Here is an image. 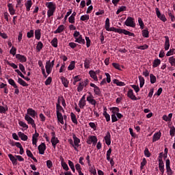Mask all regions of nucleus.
Instances as JSON below:
<instances>
[{
  "label": "nucleus",
  "instance_id": "4be33fe9",
  "mask_svg": "<svg viewBox=\"0 0 175 175\" xmlns=\"http://www.w3.org/2000/svg\"><path fill=\"white\" fill-rule=\"evenodd\" d=\"M8 12L10 14H11V16H14V14H16V10L14 9L13 4L8 3Z\"/></svg>",
  "mask_w": 175,
  "mask_h": 175
},
{
  "label": "nucleus",
  "instance_id": "58836bf2",
  "mask_svg": "<svg viewBox=\"0 0 175 175\" xmlns=\"http://www.w3.org/2000/svg\"><path fill=\"white\" fill-rule=\"evenodd\" d=\"M126 10V6L122 5V6L119 7L118 10L116 11V14H120V13H121V12H125Z\"/></svg>",
  "mask_w": 175,
  "mask_h": 175
},
{
  "label": "nucleus",
  "instance_id": "1a4fd4ad",
  "mask_svg": "<svg viewBox=\"0 0 175 175\" xmlns=\"http://www.w3.org/2000/svg\"><path fill=\"white\" fill-rule=\"evenodd\" d=\"M100 73V70H98L96 71L90 70L89 72V75L94 81H98V76H99V74Z\"/></svg>",
  "mask_w": 175,
  "mask_h": 175
},
{
  "label": "nucleus",
  "instance_id": "e2e57ef3",
  "mask_svg": "<svg viewBox=\"0 0 175 175\" xmlns=\"http://www.w3.org/2000/svg\"><path fill=\"white\" fill-rule=\"evenodd\" d=\"M148 48V45L147 44H144V45L137 47L138 50H147Z\"/></svg>",
  "mask_w": 175,
  "mask_h": 175
},
{
  "label": "nucleus",
  "instance_id": "338daca9",
  "mask_svg": "<svg viewBox=\"0 0 175 175\" xmlns=\"http://www.w3.org/2000/svg\"><path fill=\"white\" fill-rule=\"evenodd\" d=\"M27 36L29 39H30V38H33V30H30L28 31Z\"/></svg>",
  "mask_w": 175,
  "mask_h": 175
},
{
  "label": "nucleus",
  "instance_id": "f257e3e1",
  "mask_svg": "<svg viewBox=\"0 0 175 175\" xmlns=\"http://www.w3.org/2000/svg\"><path fill=\"white\" fill-rule=\"evenodd\" d=\"M27 113L25 115V120L27 124L31 125L32 128L36 129V124L33 118L38 116V113L32 108H29L27 110Z\"/></svg>",
  "mask_w": 175,
  "mask_h": 175
},
{
  "label": "nucleus",
  "instance_id": "f03ea898",
  "mask_svg": "<svg viewBox=\"0 0 175 175\" xmlns=\"http://www.w3.org/2000/svg\"><path fill=\"white\" fill-rule=\"evenodd\" d=\"M72 136L73 139H69L68 140V142L69 144H70V146L74 148V150L75 151H79L78 148H79V147H80V142L81 141H80L79 138L77 137V136H76V134L72 133Z\"/></svg>",
  "mask_w": 175,
  "mask_h": 175
},
{
  "label": "nucleus",
  "instance_id": "aec40b11",
  "mask_svg": "<svg viewBox=\"0 0 175 175\" xmlns=\"http://www.w3.org/2000/svg\"><path fill=\"white\" fill-rule=\"evenodd\" d=\"M111 135H110V132H107L104 139L105 140V144L107 146H110L111 144Z\"/></svg>",
  "mask_w": 175,
  "mask_h": 175
},
{
  "label": "nucleus",
  "instance_id": "9d476101",
  "mask_svg": "<svg viewBox=\"0 0 175 175\" xmlns=\"http://www.w3.org/2000/svg\"><path fill=\"white\" fill-rule=\"evenodd\" d=\"M155 10H156V14L158 18H159V20H161L163 23H166V21H167V19L166 18V16H165V14H161V11H159V8H156Z\"/></svg>",
  "mask_w": 175,
  "mask_h": 175
},
{
  "label": "nucleus",
  "instance_id": "de8ad7c7",
  "mask_svg": "<svg viewBox=\"0 0 175 175\" xmlns=\"http://www.w3.org/2000/svg\"><path fill=\"white\" fill-rule=\"evenodd\" d=\"M107 161H111V158L110 157H111V148H109L107 151Z\"/></svg>",
  "mask_w": 175,
  "mask_h": 175
},
{
  "label": "nucleus",
  "instance_id": "b1692460",
  "mask_svg": "<svg viewBox=\"0 0 175 175\" xmlns=\"http://www.w3.org/2000/svg\"><path fill=\"white\" fill-rule=\"evenodd\" d=\"M161 136H162V133H161V131L155 133L153 135L152 142L155 143V142H158V140H159V139H161Z\"/></svg>",
  "mask_w": 175,
  "mask_h": 175
},
{
  "label": "nucleus",
  "instance_id": "a18cd8bd",
  "mask_svg": "<svg viewBox=\"0 0 175 175\" xmlns=\"http://www.w3.org/2000/svg\"><path fill=\"white\" fill-rule=\"evenodd\" d=\"M150 77L151 84H154V83H157V77L154 75L150 74Z\"/></svg>",
  "mask_w": 175,
  "mask_h": 175
},
{
  "label": "nucleus",
  "instance_id": "8fccbe9b",
  "mask_svg": "<svg viewBox=\"0 0 175 175\" xmlns=\"http://www.w3.org/2000/svg\"><path fill=\"white\" fill-rule=\"evenodd\" d=\"M8 83L9 84H10V85L14 87V88H17V85L16 84V82H14V80H13L12 79H9Z\"/></svg>",
  "mask_w": 175,
  "mask_h": 175
},
{
  "label": "nucleus",
  "instance_id": "a878e982",
  "mask_svg": "<svg viewBox=\"0 0 175 175\" xmlns=\"http://www.w3.org/2000/svg\"><path fill=\"white\" fill-rule=\"evenodd\" d=\"M65 31V26L64 25H59L57 29L53 31V33H61Z\"/></svg>",
  "mask_w": 175,
  "mask_h": 175
},
{
  "label": "nucleus",
  "instance_id": "f704fd0d",
  "mask_svg": "<svg viewBox=\"0 0 175 175\" xmlns=\"http://www.w3.org/2000/svg\"><path fill=\"white\" fill-rule=\"evenodd\" d=\"M18 83L21 85H23V87H28V83L25 82L23 79L18 78Z\"/></svg>",
  "mask_w": 175,
  "mask_h": 175
},
{
  "label": "nucleus",
  "instance_id": "5fc2aeb1",
  "mask_svg": "<svg viewBox=\"0 0 175 175\" xmlns=\"http://www.w3.org/2000/svg\"><path fill=\"white\" fill-rule=\"evenodd\" d=\"M169 62L172 65V66H175V58L174 57L172 56L169 57Z\"/></svg>",
  "mask_w": 175,
  "mask_h": 175
},
{
  "label": "nucleus",
  "instance_id": "09e8293b",
  "mask_svg": "<svg viewBox=\"0 0 175 175\" xmlns=\"http://www.w3.org/2000/svg\"><path fill=\"white\" fill-rule=\"evenodd\" d=\"M138 23L141 29H144V23H143V19H142V18H138Z\"/></svg>",
  "mask_w": 175,
  "mask_h": 175
},
{
  "label": "nucleus",
  "instance_id": "7ed1b4c3",
  "mask_svg": "<svg viewBox=\"0 0 175 175\" xmlns=\"http://www.w3.org/2000/svg\"><path fill=\"white\" fill-rule=\"evenodd\" d=\"M46 8L49 9L47 10V17L50 18V17L54 16V13H55V10L57 9V5L55 3L51 1L46 3Z\"/></svg>",
  "mask_w": 175,
  "mask_h": 175
},
{
  "label": "nucleus",
  "instance_id": "7c9ffc66",
  "mask_svg": "<svg viewBox=\"0 0 175 175\" xmlns=\"http://www.w3.org/2000/svg\"><path fill=\"white\" fill-rule=\"evenodd\" d=\"M8 157L10 158V161L12 162L13 165H17V159L14 157L13 154H9Z\"/></svg>",
  "mask_w": 175,
  "mask_h": 175
},
{
  "label": "nucleus",
  "instance_id": "393cba45",
  "mask_svg": "<svg viewBox=\"0 0 175 175\" xmlns=\"http://www.w3.org/2000/svg\"><path fill=\"white\" fill-rule=\"evenodd\" d=\"M32 0H27L25 3V6L26 8V10L27 12H29V10H31V8H32Z\"/></svg>",
  "mask_w": 175,
  "mask_h": 175
},
{
  "label": "nucleus",
  "instance_id": "603ef678",
  "mask_svg": "<svg viewBox=\"0 0 175 175\" xmlns=\"http://www.w3.org/2000/svg\"><path fill=\"white\" fill-rule=\"evenodd\" d=\"M84 88V82H80L79 83L78 88H77V91L79 92H81L82 90Z\"/></svg>",
  "mask_w": 175,
  "mask_h": 175
},
{
  "label": "nucleus",
  "instance_id": "37998d69",
  "mask_svg": "<svg viewBox=\"0 0 175 175\" xmlns=\"http://www.w3.org/2000/svg\"><path fill=\"white\" fill-rule=\"evenodd\" d=\"M89 171L92 173V175L96 174V170L94 165H90L89 167Z\"/></svg>",
  "mask_w": 175,
  "mask_h": 175
},
{
  "label": "nucleus",
  "instance_id": "f3484780",
  "mask_svg": "<svg viewBox=\"0 0 175 175\" xmlns=\"http://www.w3.org/2000/svg\"><path fill=\"white\" fill-rule=\"evenodd\" d=\"M90 96H88L87 97V100L88 101V103L90 105H92L93 106H96V100H95V99H94V96H92V94L91 93H89Z\"/></svg>",
  "mask_w": 175,
  "mask_h": 175
},
{
  "label": "nucleus",
  "instance_id": "6ab92c4d",
  "mask_svg": "<svg viewBox=\"0 0 175 175\" xmlns=\"http://www.w3.org/2000/svg\"><path fill=\"white\" fill-rule=\"evenodd\" d=\"M38 137H39V134L38 133V132L36 131V130H35V133L33 134L32 135V144L33 146H37V143H38Z\"/></svg>",
  "mask_w": 175,
  "mask_h": 175
},
{
  "label": "nucleus",
  "instance_id": "680f3d73",
  "mask_svg": "<svg viewBox=\"0 0 175 175\" xmlns=\"http://www.w3.org/2000/svg\"><path fill=\"white\" fill-rule=\"evenodd\" d=\"M62 166L64 170H66V171L69 170V167L68 166V164H66V163L62 161Z\"/></svg>",
  "mask_w": 175,
  "mask_h": 175
},
{
  "label": "nucleus",
  "instance_id": "79ce46f5",
  "mask_svg": "<svg viewBox=\"0 0 175 175\" xmlns=\"http://www.w3.org/2000/svg\"><path fill=\"white\" fill-rule=\"evenodd\" d=\"M142 36L144 38H149L150 36V32L148 29H144L142 30Z\"/></svg>",
  "mask_w": 175,
  "mask_h": 175
},
{
  "label": "nucleus",
  "instance_id": "c9c22d12",
  "mask_svg": "<svg viewBox=\"0 0 175 175\" xmlns=\"http://www.w3.org/2000/svg\"><path fill=\"white\" fill-rule=\"evenodd\" d=\"M81 21H85V23H87L88 20H90V15L88 14H85L82 15L80 18Z\"/></svg>",
  "mask_w": 175,
  "mask_h": 175
},
{
  "label": "nucleus",
  "instance_id": "c03bdc74",
  "mask_svg": "<svg viewBox=\"0 0 175 175\" xmlns=\"http://www.w3.org/2000/svg\"><path fill=\"white\" fill-rule=\"evenodd\" d=\"M43 49V43L42 42H38L36 46V50L37 51H40Z\"/></svg>",
  "mask_w": 175,
  "mask_h": 175
},
{
  "label": "nucleus",
  "instance_id": "dca6fc26",
  "mask_svg": "<svg viewBox=\"0 0 175 175\" xmlns=\"http://www.w3.org/2000/svg\"><path fill=\"white\" fill-rule=\"evenodd\" d=\"M86 103H87V101L85 100V95H83L79 102V106L80 109H84Z\"/></svg>",
  "mask_w": 175,
  "mask_h": 175
},
{
  "label": "nucleus",
  "instance_id": "5701e85b",
  "mask_svg": "<svg viewBox=\"0 0 175 175\" xmlns=\"http://www.w3.org/2000/svg\"><path fill=\"white\" fill-rule=\"evenodd\" d=\"M38 151L40 155H43L44 154V151H46V144L44 143H42L38 146Z\"/></svg>",
  "mask_w": 175,
  "mask_h": 175
},
{
  "label": "nucleus",
  "instance_id": "3c124183",
  "mask_svg": "<svg viewBox=\"0 0 175 175\" xmlns=\"http://www.w3.org/2000/svg\"><path fill=\"white\" fill-rule=\"evenodd\" d=\"M110 110L111 111L112 114H117L118 113V111H120V109L116 107L111 108Z\"/></svg>",
  "mask_w": 175,
  "mask_h": 175
},
{
  "label": "nucleus",
  "instance_id": "4468645a",
  "mask_svg": "<svg viewBox=\"0 0 175 175\" xmlns=\"http://www.w3.org/2000/svg\"><path fill=\"white\" fill-rule=\"evenodd\" d=\"M127 96H128V98L131 99V100H137V97H136V96L133 93V90L132 89L129 90V91L127 92Z\"/></svg>",
  "mask_w": 175,
  "mask_h": 175
},
{
  "label": "nucleus",
  "instance_id": "bf43d9fd",
  "mask_svg": "<svg viewBox=\"0 0 175 175\" xmlns=\"http://www.w3.org/2000/svg\"><path fill=\"white\" fill-rule=\"evenodd\" d=\"M107 79H105L107 81V83H111V77L110 76V74L107 73V72H105V73Z\"/></svg>",
  "mask_w": 175,
  "mask_h": 175
},
{
  "label": "nucleus",
  "instance_id": "49530a36",
  "mask_svg": "<svg viewBox=\"0 0 175 175\" xmlns=\"http://www.w3.org/2000/svg\"><path fill=\"white\" fill-rule=\"evenodd\" d=\"M68 165L70 166L73 173H75V172H76V170L75 169V164L73 163V162H72V161L68 160Z\"/></svg>",
  "mask_w": 175,
  "mask_h": 175
},
{
  "label": "nucleus",
  "instance_id": "412c9836",
  "mask_svg": "<svg viewBox=\"0 0 175 175\" xmlns=\"http://www.w3.org/2000/svg\"><path fill=\"white\" fill-rule=\"evenodd\" d=\"M165 44H164V49L165 51H167L169 49H170V40L169 39V37L167 36H165Z\"/></svg>",
  "mask_w": 175,
  "mask_h": 175
},
{
  "label": "nucleus",
  "instance_id": "bb28decb",
  "mask_svg": "<svg viewBox=\"0 0 175 175\" xmlns=\"http://www.w3.org/2000/svg\"><path fill=\"white\" fill-rule=\"evenodd\" d=\"M18 136H19L20 139L23 142H27V140H28V136L21 131L18 133Z\"/></svg>",
  "mask_w": 175,
  "mask_h": 175
},
{
  "label": "nucleus",
  "instance_id": "423d86ee",
  "mask_svg": "<svg viewBox=\"0 0 175 175\" xmlns=\"http://www.w3.org/2000/svg\"><path fill=\"white\" fill-rule=\"evenodd\" d=\"M124 25H126V27H131V28H135L136 27L135 18L131 16L127 17L124 21Z\"/></svg>",
  "mask_w": 175,
  "mask_h": 175
},
{
  "label": "nucleus",
  "instance_id": "774afa93",
  "mask_svg": "<svg viewBox=\"0 0 175 175\" xmlns=\"http://www.w3.org/2000/svg\"><path fill=\"white\" fill-rule=\"evenodd\" d=\"M89 126H90V128H92V129L94 131L96 129V124H95L94 122H90Z\"/></svg>",
  "mask_w": 175,
  "mask_h": 175
},
{
  "label": "nucleus",
  "instance_id": "4d7b16f0",
  "mask_svg": "<svg viewBox=\"0 0 175 175\" xmlns=\"http://www.w3.org/2000/svg\"><path fill=\"white\" fill-rule=\"evenodd\" d=\"M174 133H175V127L172 126L170 127V135L172 137H173L174 136Z\"/></svg>",
  "mask_w": 175,
  "mask_h": 175
},
{
  "label": "nucleus",
  "instance_id": "0e129e2a",
  "mask_svg": "<svg viewBox=\"0 0 175 175\" xmlns=\"http://www.w3.org/2000/svg\"><path fill=\"white\" fill-rule=\"evenodd\" d=\"M94 92L96 95H100V89L97 86L94 89Z\"/></svg>",
  "mask_w": 175,
  "mask_h": 175
},
{
  "label": "nucleus",
  "instance_id": "a211bd4d",
  "mask_svg": "<svg viewBox=\"0 0 175 175\" xmlns=\"http://www.w3.org/2000/svg\"><path fill=\"white\" fill-rule=\"evenodd\" d=\"M159 169L162 175L165 173V163L162 159L159 160Z\"/></svg>",
  "mask_w": 175,
  "mask_h": 175
},
{
  "label": "nucleus",
  "instance_id": "0eeeda50",
  "mask_svg": "<svg viewBox=\"0 0 175 175\" xmlns=\"http://www.w3.org/2000/svg\"><path fill=\"white\" fill-rule=\"evenodd\" d=\"M115 32H117L118 33H124V35H128L129 36H133V38H135V33L126 29H116Z\"/></svg>",
  "mask_w": 175,
  "mask_h": 175
},
{
  "label": "nucleus",
  "instance_id": "6e6552de",
  "mask_svg": "<svg viewBox=\"0 0 175 175\" xmlns=\"http://www.w3.org/2000/svg\"><path fill=\"white\" fill-rule=\"evenodd\" d=\"M51 142L52 143V146L53 147V148H55V147H57V144H58V143H59V140L58 139V137H55V133L52 132L51 133Z\"/></svg>",
  "mask_w": 175,
  "mask_h": 175
},
{
  "label": "nucleus",
  "instance_id": "72a5a7b5",
  "mask_svg": "<svg viewBox=\"0 0 175 175\" xmlns=\"http://www.w3.org/2000/svg\"><path fill=\"white\" fill-rule=\"evenodd\" d=\"M70 118L73 124H76V125H77V118H76V115L73 112L70 113Z\"/></svg>",
  "mask_w": 175,
  "mask_h": 175
},
{
  "label": "nucleus",
  "instance_id": "13d9d810",
  "mask_svg": "<svg viewBox=\"0 0 175 175\" xmlns=\"http://www.w3.org/2000/svg\"><path fill=\"white\" fill-rule=\"evenodd\" d=\"M146 165H147V161L146 160V159H143L142 161L141 162V166H140L141 170H143Z\"/></svg>",
  "mask_w": 175,
  "mask_h": 175
},
{
  "label": "nucleus",
  "instance_id": "39448f33",
  "mask_svg": "<svg viewBox=\"0 0 175 175\" xmlns=\"http://www.w3.org/2000/svg\"><path fill=\"white\" fill-rule=\"evenodd\" d=\"M73 36L75 39L76 43H79V44H85V40H84L83 36L80 34V31H77L76 30L74 32Z\"/></svg>",
  "mask_w": 175,
  "mask_h": 175
},
{
  "label": "nucleus",
  "instance_id": "ea45409f",
  "mask_svg": "<svg viewBox=\"0 0 175 175\" xmlns=\"http://www.w3.org/2000/svg\"><path fill=\"white\" fill-rule=\"evenodd\" d=\"M167 14H168L169 17L171 18V21L172 23H174V21H175L174 14H173V13L172 12V11L170 10H168Z\"/></svg>",
  "mask_w": 175,
  "mask_h": 175
},
{
  "label": "nucleus",
  "instance_id": "cd10ccee",
  "mask_svg": "<svg viewBox=\"0 0 175 175\" xmlns=\"http://www.w3.org/2000/svg\"><path fill=\"white\" fill-rule=\"evenodd\" d=\"M16 58L18 59L21 62H27V57L23 55L17 54Z\"/></svg>",
  "mask_w": 175,
  "mask_h": 175
},
{
  "label": "nucleus",
  "instance_id": "ddd939ff",
  "mask_svg": "<svg viewBox=\"0 0 175 175\" xmlns=\"http://www.w3.org/2000/svg\"><path fill=\"white\" fill-rule=\"evenodd\" d=\"M45 69H44V67H42L41 70H42L44 77L46 78V77H47V76H49V75H50L51 73L52 69H51V66H46ZM46 72L47 75H46Z\"/></svg>",
  "mask_w": 175,
  "mask_h": 175
},
{
  "label": "nucleus",
  "instance_id": "9b49d317",
  "mask_svg": "<svg viewBox=\"0 0 175 175\" xmlns=\"http://www.w3.org/2000/svg\"><path fill=\"white\" fill-rule=\"evenodd\" d=\"M88 144H94L95 146L96 143H98V138H96V136L94 135H90L88 137V140L86 142Z\"/></svg>",
  "mask_w": 175,
  "mask_h": 175
},
{
  "label": "nucleus",
  "instance_id": "052dcab7",
  "mask_svg": "<svg viewBox=\"0 0 175 175\" xmlns=\"http://www.w3.org/2000/svg\"><path fill=\"white\" fill-rule=\"evenodd\" d=\"M51 81H53V78H51V77H48L45 81V85H50V84H51Z\"/></svg>",
  "mask_w": 175,
  "mask_h": 175
},
{
  "label": "nucleus",
  "instance_id": "20e7f679",
  "mask_svg": "<svg viewBox=\"0 0 175 175\" xmlns=\"http://www.w3.org/2000/svg\"><path fill=\"white\" fill-rule=\"evenodd\" d=\"M62 113H65V110L64 109L62 106L59 105V104L56 105V116L57 122H62V124H63Z\"/></svg>",
  "mask_w": 175,
  "mask_h": 175
},
{
  "label": "nucleus",
  "instance_id": "f8f14e48",
  "mask_svg": "<svg viewBox=\"0 0 175 175\" xmlns=\"http://www.w3.org/2000/svg\"><path fill=\"white\" fill-rule=\"evenodd\" d=\"M166 173L167 175H173V170L170 167V160L167 159L165 162Z\"/></svg>",
  "mask_w": 175,
  "mask_h": 175
},
{
  "label": "nucleus",
  "instance_id": "e433bc0d",
  "mask_svg": "<svg viewBox=\"0 0 175 175\" xmlns=\"http://www.w3.org/2000/svg\"><path fill=\"white\" fill-rule=\"evenodd\" d=\"M53 47H58V39L57 38H54L51 42Z\"/></svg>",
  "mask_w": 175,
  "mask_h": 175
},
{
  "label": "nucleus",
  "instance_id": "864d4df0",
  "mask_svg": "<svg viewBox=\"0 0 175 175\" xmlns=\"http://www.w3.org/2000/svg\"><path fill=\"white\" fill-rule=\"evenodd\" d=\"M68 23H70V24H75V23H76V18H75V16H70L68 17Z\"/></svg>",
  "mask_w": 175,
  "mask_h": 175
},
{
  "label": "nucleus",
  "instance_id": "c756f323",
  "mask_svg": "<svg viewBox=\"0 0 175 175\" xmlns=\"http://www.w3.org/2000/svg\"><path fill=\"white\" fill-rule=\"evenodd\" d=\"M113 84H116V85H118L119 87H124V85H125V83L120 81L118 79H113Z\"/></svg>",
  "mask_w": 175,
  "mask_h": 175
},
{
  "label": "nucleus",
  "instance_id": "2eb2a0df",
  "mask_svg": "<svg viewBox=\"0 0 175 175\" xmlns=\"http://www.w3.org/2000/svg\"><path fill=\"white\" fill-rule=\"evenodd\" d=\"M105 28L106 31H108L109 32H111V31H114L116 32V29L113 28V29H112L110 28V19L109 18H107L105 20Z\"/></svg>",
  "mask_w": 175,
  "mask_h": 175
},
{
  "label": "nucleus",
  "instance_id": "2f4dec72",
  "mask_svg": "<svg viewBox=\"0 0 175 175\" xmlns=\"http://www.w3.org/2000/svg\"><path fill=\"white\" fill-rule=\"evenodd\" d=\"M42 33H40V29H36L35 31V38L37 40H40Z\"/></svg>",
  "mask_w": 175,
  "mask_h": 175
},
{
  "label": "nucleus",
  "instance_id": "c85d7f7f",
  "mask_svg": "<svg viewBox=\"0 0 175 175\" xmlns=\"http://www.w3.org/2000/svg\"><path fill=\"white\" fill-rule=\"evenodd\" d=\"M18 125L23 128L22 131H27L28 129V124L25 123V122L23 121H19L18 122Z\"/></svg>",
  "mask_w": 175,
  "mask_h": 175
},
{
  "label": "nucleus",
  "instance_id": "4c0bfd02",
  "mask_svg": "<svg viewBox=\"0 0 175 175\" xmlns=\"http://www.w3.org/2000/svg\"><path fill=\"white\" fill-rule=\"evenodd\" d=\"M138 79L139 80V87L140 88H143V86L144 85V83H145L144 77L142 76H139Z\"/></svg>",
  "mask_w": 175,
  "mask_h": 175
},
{
  "label": "nucleus",
  "instance_id": "69168bd1",
  "mask_svg": "<svg viewBox=\"0 0 175 175\" xmlns=\"http://www.w3.org/2000/svg\"><path fill=\"white\" fill-rule=\"evenodd\" d=\"M103 116H105V118L106 119L107 122H109L110 121V115L107 113H103Z\"/></svg>",
  "mask_w": 175,
  "mask_h": 175
},
{
  "label": "nucleus",
  "instance_id": "a19ab883",
  "mask_svg": "<svg viewBox=\"0 0 175 175\" xmlns=\"http://www.w3.org/2000/svg\"><path fill=\"white\" fill-rule=\"evenodd\" d=\"M175 49H171L166 53V57H170L171 55H174Z\"/></svg>",
  "mask_w": 175,
  "mask_h": 175
},
{
  "label": "nucleus",
  "instance_id": "473e14b6",
  "mask_svg": "<svg viewBox=\"0 0 175 175\" xmlns=\"http://www.w3.org/2000/svg\"><path fill=\"white\" fill-rule=\"evenodd\" d=\"M61 81H62V84L64 85V87L66 88H68V85L69 84V81H68V79H66L65 77H62L61 78Z\"/></svg>",
  "mask_w": 175,
  "mask_h": 175
},
{
  "label": "nucleus",
  "instance_id": "6e6d98bb",
  "mask_svg": "<svg viewBox=\"0 0 175 175\" xmlns=\"http://www.w3.org/2000/svg\"><path fill=\"white\" fill-rule=\"evenodd\" d=\"M81 80V78H80V76L79 75H77L74 77V81H73V85H76V83L78 82V81H80Z\"/></svg>",
  "mask_w": 175,
  "mask_h": 175
}]
</instances>
